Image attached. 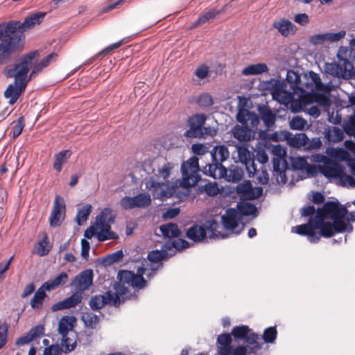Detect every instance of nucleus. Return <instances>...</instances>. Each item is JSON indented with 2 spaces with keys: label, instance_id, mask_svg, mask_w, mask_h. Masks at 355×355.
Returning <instances> with one entry per match:
<instances>
[{
  "label": "nucleus",
  "instance_id": "f257e3e1",
  "mask_svg": "<svg viewBox=\"0 0 355 355\" xmlns=\"http://www.w3.org/2000/svg\"><path fill=\"white\" fill-rule=\"evenodd\" d=\"M173 166L169 162L164 163L156 172L153 162H146L143 164V171L147 175L144 181L146 189L152 192L155 199L166 200L175 193L180 200L189 195V189L196 186L201 180L198 172L200 171L199 159L192 156L181 164L182 180L181 185L187 190H178L176 186L167 179L169 178Z\"/></svg>",
  "mask_w": 355,
  "mask_h": 355
},
{
  "label": "nucleus",
  "instance_id": "f03ea898",
  "mask_svg": "<svg viewBox=\"0 0 355 355\" xmlns=\"http://www.w3.org/2000/svg\"><path fill=\"white\" fill-rule=\"evenodd\" d=\"M345 216L347 220L355 221V211L347 213V208L338 202H327L309 224L293 227L292 232L307 236L309 241L314 243L321 236L331 237L336 232H352L353 226L343 220Z\"/></svg>",
  "mask_w": 355,
  "mask_h": 355
},
{
  "label": "nucleus",
  "instance_id": "7ed1b4c3",
  "mask_svg": "<svg viewBox=\"0 0 355 355\" xmlns=\"http://www.w3.org/2000/svg\"><path fill=\"white\" fill-rule=\"evenodd\" d=\"M271 95L273 99L284 105L291 104V110L293 112H300L306 106L316 102L322 105H327L329 99L324 96H320L316 92L325 90V86L322 84L318 74L313 71H309L303 74L300 82V85L295 90V96L293 99L291 93L286 91V85L284 81L271 80Z\"/></svg>",
  "mask_w": 355,
  "mask_h": 355
},
{
  "label": "nucleus",
  "instance_id": "20e7f679",
  "mask_svg": "<svg viewBox=\"0 0 355 355\" xmlns=\"http://www.w3.org/2000/svg\"><path fill=\"white\" fill-rule=\"evenodd\" d=\"M116 216L112 209L105 207L101 210L96 217L94 225L88 227L84 232V236L87 239H92L96 236L98 241L103 242L110 239H117L119 236L112 231L111 225L115 222Z\"/></svg>",
  "mask_w": 355,
  "mask_h": 355
},
{
  "label": "nucleus",
  "instance_id": "39448f33",
  "mask_svg": "<svg viewBox=\"0 0 355 355\" xmlns=\"http://www.w3.org/2000/svg\"><path fill=\"white\" fill-rule=\"evenodd\" d=\"M352 49L346 46H340L337 52L336 58L338 62H332L324 64L323 68L326 73L332 76L349 79L355 76V69L349 61Z\"/></svg>",
  "mask_w": 355,
  "mask_h": 355
},
{
  "label": "nucleus",
  "instance_id": "423d86ee",
  "mask_svg": "<svg viewBox=\"0 0 355 355\" xmlns=\"http://www.w3.org/2000/svg\"><path fill=\"white\" fill-rule=\"evenodd\" d=\"M45 15V12H38L25 18L23 22L11 20L6 23L10 29V33L13 38L17 40L15 42L19 49L21 48L22 42L25 38L24 31L33 28L37 24H40Z\"/></svg>",
  "mask_w": 355,
  "mask_h": 355
},
{
  "label": "nucleus",
  "instance_id": "0eeeda50",
  "mask_svg": "<svg viewBox=\"0 0 355 355\" xmlns=\"http://www.w3.org/2000/svg\"><path fill=\"white\" fill-rule=\"evenodd\" d=\"M40 53L33 51L21 56L20 62L15 64L13 68L6 67L3 74L6 78H15V82H21L27 80L29 68L38 60Z\"/></svg>",
  "mask_w": 355,
  "mask_h": 355
},
{
  "label": "nucleus",
  "instance_id": "6e6552de",
  "mask_svg": "<svg viewBox=\"0 0 355 355\" xmlns=\"http://www.w3.org/2000/svg\"><path fill=\"white\" fill-rule=\"evenodd\" d=\"M15 41L7 24H0V65L10 62L12 54L19 50Z\"/></svg>",
  "mask_w": 355,
  "mask_h": 355
},
{
  "label": "nucleus",
  "instance_id": "1a4fd4ad",
  "mask_svg": "<svg viewBox=\"0 0 355 355\" xmlns=\"http://www.w3.org/2000/svg\"><path fill=\"white\" fill-rule=\"evenodd\" d=\"M243 216V202H238L237 209H227L225 214L221 216V222L224 229L236 234H240L244 228V223L241 222Z\"/></svg>",
  "mask_w": 355,
  "mask_h": 355
},
{
  "label": "nucleus",
  "instance_id": "9d476101",
  "mask_svg": "<svg viewBox=\"0 0 355 355\" xmlns=\"http://www.w3.org/2000/svg\"><path fill=\"white\" fill-rule=\"evenodd\" d=\"M238 98V112L236 120L241 125H236L231 132L234 138L236 139L239 144L236 143V150L239 161L244 164V95H239Z\"/></svg>",
  "mask_w": 355,
  "mask_h": 355
},
{
  "label": "nucleus",
  "instance_id": "9b49d317",
  "mask_svg": "<svg viewBox=\"0 0 355 355\" xmlns=\"http://www.w3.org/2000/svg\"><path fill=\"white\" fill-rule=\"evenodd\" d=\"M311 160L313 162L322 164L319 165L322 168V174L328 178H330L331 176H338L342 171L341 165L325 155L320 154L313 155Z\"/></svg>",
  "mask_w": 355,
  "mask_h": 355
},
{
  "label": "nucleus",
  "instance_id": "f8f14e48",
  "mask_svg": "<svg viewBox=\"0 0 355 355\" xmlns=\"http://www.w3.org/2000/svg\"><path fill=\"white\" fill-rule=\"evenodd\" d=\"M345 148L355 155V143L352 141H345L344 144ZM326 154L331 158L339 160L347 161L348 165L351 167L353 173L355 175V159L349 158V154L343 148H327Z\"/></svg>",
  "mask_w": 355,
  "mask_h": 355
},
{
  "label": "nucleus",
  "instance_id": "ddd939ff",
  "mask_svg": "<svg viewBox=\"0 0 355 355\" xmlns=\"http://www.w3.org/2000/svg\"><path fill=\"white\" fill-rule=\"evenodd\" d=\"M207 120L206 114L203 113H197L188 118L187 130L183 136L191 139H202V126L205 124Z\"/></svg>",
  "mask_w": 355,
  "mask_h": 355
},
{
  "label": "nucleus",
  "instance_id": "4468645a",
  "mask_svg": "<svg viewBox=\"0 0 355 355\" xmlns=\"http://www.w3.org/2000/svg\"><path fill=\"white\" fill-rule=\"evenodd\" d=\"M151 202L152 200L149 194L141 193L134 197H123L120 200V205L123 209L128 210L146 207L151 204Z\"/></svg>",
  "mask_w": 355,
  "mask_h": 355
},
{
  "label": "nucleus",
  "instance_id": "2eb2a0df",
  "mask_svg": "<svg viewBox=\"0 0 355 355\" xmlns=\"http://www.w3.org/2000/svg\"><path fill=\"white\" fill-rule=\"evenodd\" d=\"M66 205L63 198L56 195L53 202V207L49 216V224L51 227H58L64 219Z\"/></svg>",
  "mask_w": 355,
  "mask_h": 355
},
{
  "label": "nucleus",
  "instance_id": "dca6fc26",
  "mask_svg": "<svg viewBox=\"0 0 355 355\" xmlns=\"http://www.w3.org/2000/svg\"><path fill=\"white\" fill-rule=\"evenodd\" d=\"M94 272L92 269H85L76 275L72 279L70 286L74 287L76 291L82 293L93 284Z\"/></svg>",
  "mask_w": 355,
  "mask_h": 355
},
{
  "label": "nucleus",
  "instance_id": "f3484780",
  "mask_svg": "<svg viewBox=\"0 0 355 355\" xmlns=\"http://www.w3.org/2000/svg\"><path fill=\"white\" fill-rule=\"evenodd\" d=\"M113 289L114 292L111 291V297L110 298L112 301V305L114 307H119L126 300L132 298L131 295H128V287L119 281L114 282Z\"/></svg>",
  "mask_w": 355,
  "mask_h": 355
},
{
  "label": "nucleus",
  "instance_id": "a211bd4d",
  "mask_svg": "<svg viewBox=\"0 0 355 355\" xmlns=\"http://www.w3.org/2000/svg\"><path fill=\"white\" fill-rule=\"evenodd\" d=\"M28 80L21 82H15L14 84H10L4 92V97L9 99L8 103L10 105L15 104L22 92L25 90Z\"/></svg>",
  "mask_w": 355,
  "mask_h": 355
},
{
  "label": "nucleus",
  "instance_id": "6ab92c4d",
  "mask_svg": "<svg viewBox=\"0 0 355 355\" xmlns=\"http://www.w3.org/2000/svg\"><path fill=\"white\" fill-rule=\"evenodd\" d=\"M186 236L194 243H204L208 240L205 225L194 224L186 230Z\"/></svg>",
  "mask_w": 355,
  "mask_h": 355
},
{
  "label": "nucleus",
  "instance_id": "aec40b11",
  "mask_svg": "<svg viewBox=\"0 0 355 355\" xmlns=\"http://www.w3.org/2000/svg\"><path fill=\"white\" fill-rule=\"evenodd\" d=\"M272 27L285 37L293 36L297 31V27L292 21L285 18H281L275 21Z\"/></svg>",
  "mask_w": 355,
  "mask_h": 355
},
{
  "label": "nucleus",
  "instance_id": "412c9836",
  "mask_svg": "<svg viewBox=\"0 0 355 355\" xmlns=\"http://www.w3.org/2000/svg\"><path fill=\"white\" fill-rule=\"evenodd\" d=\"M202 172L214 179L224 178L227 180L230 171L222 163H212L207 165Z\"/></svg>",
  "mask_w": 355,
  "mask_h": 355
},
{
  "label": "nucleus",
  "instance_id": "4be33fe9",
  "mask_svg": "<svg viewBox=\"0 0 355 355\" xmlns=\"http://www.w3.org/2000/svg\"><path fill=\"white\" fill-rule=\"evenodd\" d=\"M245 355L250 353L257 354L261 349V338L254 334L245 326Z\"/></svg>",
  "mask_w": 355,
  "mask_h": 355
},
{
  "label": "nucleus",
  "instance_id": "5701e85b",
  "mask_svg": "<svg viewBox=\"0 0 355 355\" xmlns=\"http://www.w3.org/2000/svg\"><path fill=\"white\" fill-rule=\"evenodd\" d=\"M82 299V293L76 291L71 296L54 304L51 307V310L55 312L60 310L75 307L81 302Z\"/></svg>",
  "mask_w": 355,
  "mask_h": 355
},
{
  "label": "nucleus",
  "instance_id": "b1692460",
  "mask_svg": "<svg viewBox=\"0 0 355 355\" xmlns=\"http://www.w3.org/2000/svg\"><path fill=\"white\" fill-rule=\"evenodd\" d=\"M76 324V318L73 315H64L58 324V332L62 336V341L66 342L67 335L73 330Z\"/></svg>",
  "mask_w": 355,
  "mask_h": 355
},
{
  "label": "nucleus",
  "instance_id": "393cba45",
  "mask_svg": "<svg viewBox=\"0 0 355 355\" xmlns=\"http://www.w3.org/2000/svg\"><path fill=\"white\" fill-rule=\"evenodd\" d=\"M111 291H107L103 295H95L91 297L89 305L92 310L98 311L106 304H111Z\"/></svg>",
  "mask_w": 355,
  "mask_h": 355
},
{
  "label": "nucleus",
  "instance_id": "a878e982",
  "mask_svg": "<svg viewBox=\"0 0 355 355\" xmlns=\"http://www.w3.org/2000/svg\"><path fill=\"white\" fill-rule=\"evenodd\" d=\"M232 338L229 333H224L218 336L217 344L220 346L218 347V352L220 355H230L232 349Z\"/></svg>",
  "mask_w": 355,
  "mask_h": 355
},
{
  "label": "nucleus",
  "instance_id": "bb28decb",
  "mask_svg": "<svg viewBox=\"0 0 355 355\" xmlns=\"http://www.w3.org/2000/svg\"><path fill=\"white\" fill-rule=\"evenodd\" d=\"M135 277L133 271L127 270H119L117 274V279L120 282L128 286H131L137 290L141 289L139 286L140 284H139Z\"/></svg>",
  "mask_w": 355,
  "mask_h": 355
},
{
  "label": "nucleus",
  "instance_id": "cd10ccee",
  "mask_svg": "<svg viewBox=\"0 0 355 355\" xmlns=\"http://www.w3.org/2000/svg\"><path fill=\"white\" fill-rule=\"evenodd\" d=\"M229 155L228 148L225 145L216 146L211 151L212 163H223Z\"/></svg>",
  "mask_w": 355,
  "mask_h": 355
},
{
  "label": "nucleus",
  "instance_id": "c85d7f7f",
  "mask_svg": "<svg viewBox=\"0 0 355 355\" xmlns=\"http://www.w3.org/2000/svg\"><path fill=\"white\" fill-rule=\"evenodd\" d=\"M159 230L164 238H178L181 234L178 225L173 223L162 225Z\"/></svg>",
  "mask_w": 355,
  "mask_h": 355
},
{
  "label": "nucleus",
  "instance_id": "c756f323",
  "mask_svg": "<svg viewBox=\"0 0 355 355\" xmlns=\"http://www.w3.org/2000/svg\"><path fill=\"white\" fill-rule=\"evenodd\" d=\"M68 275L66 272H61L53 279L49 280L43 284V287L49 291L60 286L64 285L68 280Z\"/></svg>",
  "mask_w": 355,
  "mask_h": 355
},
{
  "label": "nucleus",
  "instance_id": "7c9ffc66",
  "mask_svg": "<svg viewBox=\"0 0 355 355\" xmlns=\"http://www.w3.org/2000/svg\"><path fill=\"white\" fill-rule=\"evenodd\" d=\"M309 141L308 137L304 133H298L288 137V144L294 148L306 147Z\"/></svg>",
  "mask_w": 355,
  "mask_h": 355
},
{
  "label": "nucleus",
  "instance_id": "2f4dec72",
  "mask_svg": "<svg viewBox=\"0 0 355 355\" xmlns=\"http://www.w3.org/2000/svg\"><path fill=\"white\" fill-rule=\"evenodd\" d=\"M174 254H169L168 250L162 245L161 250H155L150 251L148 254V259L151 263H158L168 257H172Z\"/></svg>",
  "mask_w": 355,
  "mask_h": 355
},
{
  "label": "nucleus",
  "instance_id": "473e14b6",
  "mask_svg": "<svg viewBox=\"0 0 355 355\" xmlns=\"http://www.w3.org/2000/svg\"><path fill=\"white\" fill-rule=\"evenodd\" d=\"M191 246L190 243L185 239H178L173 241H168L164 243V248L167 250L175 249V251L173 253L175 254L176 251H181L187 249Z\"/></svg>",
  "mask_w": 355,
  "mask_h": 355
},
{
  "label": "nucleus",
  "instance_id": "72a5a7b5",
  "mask_svg": "<svg viewBox=\"0 0 355 355\" xmlns=\"http://www.w3.org/2000/svg\"><path fill=\"white\" fill-rule=\"evenodd\" d=\"M46 287H43V284L36 291L32 297L30 304L33 309H38L42 306L44 300L46 297Z\"/></svg>",
  "mask_w": 355,
  "mask_h": 355
},
{
  "label": "nucleus",
  "instance_id": "f704fd0d",
  "mask_svg": "<svg viewBox=\"0 0 355 355\" xmlns=\"http://www.w3.org/2000/svg\"><path fill=\"white\" fill-rule=\"evenodd\" d=\"M204 225H205V228H207V234L209 233V236H207L208 239L225 238L223 234L217 231L219 224L216 220H207Z\"/></svg>",
  "mask_w": 355,
  "mask_h": 355
},
{
  "label": "nucleus",
  "instance_id": "c9c22d12",
  "mask_svg": "<svg viewBox=\"0 0 355 355\" xmlns=\"http://www.w3.org/2000/svg\"><path fill=\"white\" fill-rule=\"evenodd\" d=\"M324 137L329 142L337 143L343 140L344 133L338 127H331L325 130Z\"/></svg>",
  "mask_w": 355,
  "mask_h": 355
},
{
  "label": "nucleus",
  "instance_id": "e433bc0d",
  "mask_svg": "<svg viewBox=\"0 0 355 355\" xmlns=\"http://www.w3.org/2000/svg\"><path fill=\"white\" fill-rule=\"evenodd\" d=\"M92 211V206L90 204L84 205L78 209L75 218V220L80 226L83 225L87 220Z\"/></svg>",
  "mask_w": 355,
  "mask_h": 355
},
{
  "label": "nucleus",
  "instance_id": "4c0bfd02",
  "mask_svg": "<svg viewBox=\"0 0 355 355\" xmlns=\"http://www.w3.org/2000/svg\"><path fill=\"white\" fill-rule=\"evenodd\" d=\"M71 154L69 150H64L54 155L53 167L56 171L60 172L62 171V164L67 162Z\"/></svg>",
  "mask_w": 355,
  "mask_h": 355
},
{
  "label": "nucleus",
  "instance_id": "58836bf2",
  "mask_svg": "<svg viewBox=\"0 0 355 355\" xmlns=\"http://www.w3.org/2000/svg\"><path fill=\"white\" fill-rule=\"evenodd\" d=\"M81 319L84 322V325L87 329H94L96 327L99 322V318L97 315L92 312H85L83 314Z\"/></svg>",
  "mask_w": 355,
  "mask_h": 355
},
{
  "label": "nucleus",
  "instance_id": "ea45409f",
  "mask_svg": "<svg viewBox=\"0 0 355 355\" xmlns=\"http://www.w3.org/2000/svg\"><path fill=\"white\" fill-rule=\"evenodd\" d=\"M123 252L122 250H117L112 254H107L102 259V263L105 266H109L114 263L120 261L123 257Z\"/></svg>",
  "mask_w": 355,
  "mask_h": 355
},
{
  "label": "nucleus",
  "instance_id": "a19ab883",
  "mask_svg": "<svg viewBox=\"0 0 355 355\" xmlns=\"http://www.w3.org/2000/svg\"><path fill=\"white\" fill-rule=\"evenodd\" d=\"M245 200L257 198L262 195L263 189L261 187H252L250 181L245 180Z\"/></svg>",
  "mask_w": 355,
  "mask_h": 355
},
{
  "label": "nucleus",
  "instance_id": "79ce46f5",
  "mask_svg": "<svg viewBox=\"0 0 355 355\" xmlns=\"http://www.w3.org/2000/svg\"><path fill=\"white\" fill-rule=\"evenodd\" d=\"M268 68L265 63H257L245 67V75H259L268 71Z\"/></svg>",
  "mask_w": 355,
  "mask_h": 355
},
{
  "label": "nucleus",
  "instance_id": "37998d69",
  "mask_svg": "<svg viewBox=\"0 0 355 355\" xmlns=\"http://www.w3.org/2000/svg\"><path fill=\"white\" fill-rule=\"evenodd\" d=\"M302 76L293 70H289L287 72L286 80L291 84V87L293 89V95L295 96V90L298 88L300 82L301 81Z\"/></svg>",
  "mask_w": 355,
  "mask_h": 355
},
{
  "label": "nucleus",
  "instance_id": "c03bdc74",
  "mask_svg": "<svg viewBox=\"0 0 355 355\" xmlns=\"http://www.w3.org/2000/svg\"><path fill=\"white\" fill-rule=\"evenodd\" d=\"M76 335L74 333L71 337L70 336L67 335L66 342L62 341V338L61 339V346L64 347V352L69 353L74 349L76 346Z\"/></svg>",
  "mask_w": 355,
  "mask_h": 355
},
{
  "label": "nucleus",
  "instance_id": "a18cd8bd",
  "mask_svg": "<svg viewBox=\"0 0 355 355\" xmlns=\"http://www.w3.org/2000/svg\"><path fill=\"white\" fill-rule=\"evenodd\" d=\"M326 37L327 43L329 42H336L344 38L346 35V32L344 30H341L338 32H327L324 33Z\"/></svg>",
  "mask_w": 355,
  "mask_h": 355
},
{
  "label": "nucleus",
  "instance_id": "49530a36",
  "mask_svg": "<svg viewBox=\"0 0 355 355\" xmlns=\"http://www.w3.org/2000/svg\"><path fill=\"white\" fill-rule=\"evenodd\" d=\"M289 125L292 130H302L307 125V122L303 118L297 116L292 119Z\"/></svg>",
  "mask_w": 355,
  "mask_h": 355
},
{
  "label": "nucleus",
  "instance_id": "de8ad7c7",
  "mask_svg": "<svg viewBox=\"0 0 355 355\" xmlns=\"http://www.w3.org/2000/svg\"><path fill=\"white\" fill-rule=\"evenodd\" d=\"M343 128L348 135L355 137V114L350 116L344 123Z\"/></svg>",
  "mask_w": 355,
  "mask_h": 355
},
{
  "label": "nucleus",
  "instance_id": "09e8293b",
  "mask_svg": "<svg viewBox=\"0 0 355 355\" xmlns=\"http://www.w3.org/2000/svg\"><path fill=\"white\" fill-rule=\"evenodd\" d=\"M343 167L342 166V171L338 176H331V178H339L342 185L345 187H355V180L350 175H345L343 173Z\"/></svg>",
  "mask_w": 355,
  "mask_h": 355
},
{
  "label": "nucleus",
  "instance_id": "8fccbe9b",
  "mask_svg": "<svg viewBox=\"0 0 355 355\" xmlns=\"http://www.w3.org/2000/svg\"><path fill=\"white\" fill-rule=\"evenodd\" d=\"M213 103L214 100L212 96L207 93L201 94L198 99V104L202 107H209L211 106Z\"/></svg>",
  "mask_w": 355,
  "mask_h": 355
},
{
  "label": "nucleus",
  "instance_id": "3c124183",
  "mask_svg": "<svg viewBox=\"0 0 355 355\" xmlns=\"http://www.w3.org/2000/svg\"><path fill=\"white\" fill-rule=\"evenodd\" d=\"M8 327L6 321L0 320V349H1L6 343Z\"/></svg>",
  "mask_w": 355,
  "mask_h": 355
},
{
  "label": "nucleus",
  "instance_id": "603ef678",
  "mask_svg": "<svg viewBox=\"0 0 355 355\" xmlns=\"http://www.w3.org/2000/svg\"><path fill=\"white\" fill-rule=\"evenodd\" d=\"M8 327L6 321L0 320V349H1L6 343Z\"/></svg>",
  "mask_w": 355,
  "mask_h": 355
},
{
  "label": "nucleus",
  "instance_id": "864d4df0",
  "mask_svg": "<svg viewBox=\"0 0 355 355\" xmlns=\"http://www.w3.org/2000/svg\"><path fill=\"white\" fill-rule=\"evenodd\" d=\"M147 270L146 268L144 267H139L137 272L135 273V278L137 281L139 282V284H140V288L142 289L147 286L148 282L144 279V275H146V271Z\"/></svg>",
  "mask_w": 355,
  "mask_h": 355
},
{
  "label": "nucleus",
  "instance_id": "5fc2aeb1",
  "mask_svg": "<svg viewBox=\"0 0 355 355\" xmlns=\"http://www.w3.org/2000/svg\"><path fill=\"white\" fill-rule=\"evenodd\" d=\"M47 236L45 235L44 238L38 243L37 254L40 257L46 256L51 250V247L47 246Z\"/></svg>",
  "mask_w": 355,
  "mask_h": 355
},
{
  "label": "nucleus",
  "instance_id": "6e6d98bb",
  "mask_svg": "<svg viewBox=\"0 0 355 355\" xmlns=\"http://www.w3.org/2000/svg\"><path fill=\"white\" fill-rule=\"evenodd\" d=\"M24 125V118L23 116H21L17 119V123L15 125L12 130V137L14 139L17 138L21 135Z\"/></svg>",
  "mask_w": 355,
  "mask_h": 355
},
{
  "label": "nucleus",
  "instance_id": "4d7b16f0",
  "mask_svg": "<svg viewBox=\"0 0 355 355\" xmlns=\"http://www.w3.org/2000/svg\"><path fill=\"white\" fill-rule=\"evenodd\" d=\"M309 42L314 46H322L327 43L324 33L315 34L311 36L309 39Z\"/></svg>",
  "mask_w": 355,
  "mask_h": 355
},
{
  "label": "nucleus",
  "instance_id": "13d9d810",
  "mask_svg": "<svg viewBox=\"0 0 355 355\" xmlns=\"http://www.w3.org/2000/svg\"><path fill=\"white\" fill-rule=\"evenodd\" d=\"M293 167L296 170H304L306 169L308 163L305 158L297 157H294L291 160Z\"/></svg>",
  "mask_w": 355,
  "mask_h": 355
},
{
  "label": "nucleus",
  "instance_id": "bf43d9fd",
  "mask_svg": "<svg viewBox=\"0 0 355 355\" xmlns=\"http://www.w3.org/2000/svg\"><path fill=\"white\" fill-rule=\"evenodd\" d=\"M62 351L59 344H53L44 348L43 355H60Z\"/></svg>",
  "mask_w": 355,
  "mask_h": 355
},
{
  "label": "nucleus",
  "instance_id": "052dcab7",
  "mask_svg": "<svg viewBox=\"0 0 355 355\" xmlns=\"http://www.w3.org/2000/svg\"><path fill=\"white\" fill-rule=\"evenodd\" d=\"M220 10H216V9H211L205 14L198 17V23H206L209 20L214 18L217 15L220 14Z\"/></svg>",
  "mask_w": 355,
  "mask_h": 355
},
{
  "label": "nucleus",
  "instance_id": "680f3d73",
  "mask_svg": "<svg viewBox=\"0 0 355 355\" xmlns=\"http://www.w3.org/2000/svg\"><path fill=\"white\" fill-rule=\"evenodd\" d=\"M277 337V331L274 327L266 329L263 334V339L266 343H272Z\"/></svg>",
  "mask_w": 355,
  "mask_h": 355
},
{
  "label": "nucleus",
  "instance_id": "e2e57ef3",
  "mask_svg": "<svg viewBox=\"0 0 355 355\" xmlns=\"http://www.w3.org/2000/svg\"><path fill=\"white\" fill-rule=\"evenodd\" d=\"M28 334H29L32 340L34 339L39 338L40 336L44 335V328L42 325H37L35 327L32 328Z\"/></svg>",
  "mask_w": 355,
  "mask_h": 355
},
{
  "label": "nucleus",
  "instance_id": "0e129e2a",
  "mask_svg": "<svg viewBox=\"0 0 355 355\" xmlns=\"http://www.w3.org/2000/svg\"><path fill=\"white\" fill-rule=\"evenodd\" d=\"M272 162H273L274 172L286 170V162L285 158L274 157Z\"/></svg>",
  "mask_w": 355,
  "mask_h": 355
},
{
  "label": "nucleus",
  "instance_id": "69168bd1",
  "mask_svg": "<svg viewBox=\"0 0 355 355\" xmlns=\"http://www.w3.org/2000/svg\"><path fill=\"white\" fill-rule=\"evenodd\" d=\"M290 132L288 131L276 132L270 136V139L274 141H287Z\"/></svg>",
  "mask_w": 355,
  "mask_h": 355
},
{
  "label": "nucleus",
  "instance_id": "338daca9",
  "mask_svg": "<svg viewBox=\"0 0 355 355\" xmlns=\"http://www.w3.org/2000/svg\"><path fill=\"white\" fill-rule=\"evenodd\" d=\"M272 153L275 157L285 158L286 156V148L278 144L272 146Z\"/></svg>",
  "mask_w": 355,
  "mask_h": 355
},
{
  "label": "nucleus",
  "instance_id": "774afa93",
  "mask_svg": "<svg viewBox=\"0 0 355 355\" xmlns=\"http://www.w3.org/2000/svg\"><path fill=\"white\" fill-rule=\"evenodd\" d=\"M193 154L203 155L208 151V148L204 144H194L191 146Z\"/></svg>",
  "mask_w": 355,
  "mask_h": 355
}]
</instances>
